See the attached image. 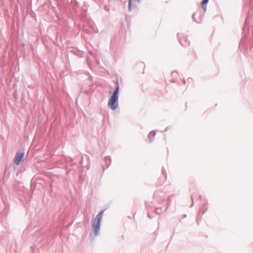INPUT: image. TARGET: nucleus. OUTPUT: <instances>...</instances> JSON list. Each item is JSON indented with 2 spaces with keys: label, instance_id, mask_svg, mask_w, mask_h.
I'll return each instance as SVG.
<instances>
[{
  "label": "nucleus",
  "instance_id": "2",
  "mask_svg": "<svg viewBox=\"0 0 253 253\" xmlns=\"http://www.w3.org/2000/svg\"><path fill=\"white\" fill-rule=\"evenodd\" d=\"M104 211H101L96 216L93 220L92 227L95 235H97L100 229L101 221L103 216Z\"/></svg>",
  "mask_w": 253,
  "mask_h": 253
},
{
  "label": "nucleus",
  "instance_id": "4",
  "mask_svg": "<svg viewBox=\"0 0 253 253\" xmlns=\"http://www.w3.org/2000/svg\"><path fill=\"white\" fill-rule=\"evenodd\" d=\"M156 135V132L154 131H151L150 132L148 135V137L150 141H152Z\"/></svg>",
  "mask_w": 253,
  "mask_h": 253
},
{
  "label": "nucleus",
  "instance_id": "3",
  "mask_svg": "<svg viewBox=\"0 0 253 253\" xmlns=\"http://www.w3.org/2000/svg\"><path fill=\"white\" fill-rule=\"evenodd\" d=\"M24 155V153H17L16 154L13 162L17 166H18L23 161Z\"/></svg>",
  "mask_w": 253,
  "mask_h": 253
},
{
  "label": "nucleus",
  "instance_id": "1",
  "mask_svg": "<svg viewBox=\"0 0 253 253\" xmlns=\"http://www.w3.org/2000/svg\"><path fill=\"white\" fill-rule=\"evenodd\" d=\"M119 90V86L118 85L112 94L108 103V107L113 110H115L118 107Z\"/></svg>",
  "mask_w": 253,
  "mask_h": 253
},
{
  "label": "nucleus",
  "instance_id": "5",
  "mask_svg": "<svg viewBox=\"0 0 253 253\" xmlns=\"http://www.w3.org/2000/svg\"><path fill=\"white\" fill-rule=\"evenodd\" d=\"M209 0H203L201 2L202 6L205 11L206 10V4L208 3Z\"/></svg>",
  "mask_w": 253,
  "mask_h": 253
},
{
  "label": "nucleus",
  "instance_id": "6",
  "mask_svg": "<svg viewBox=\"0 0 253 253\" xmlns=\"http://www.w3.org/2000/svg\"><path fill=\"white\" fill-rule=\"evenodd\" d=\"M131 8V0H129L128 1V9L130 10Z\"/></svg>",
  "mask_w": 253,
  "mask_h": 253
}]
</instances>
